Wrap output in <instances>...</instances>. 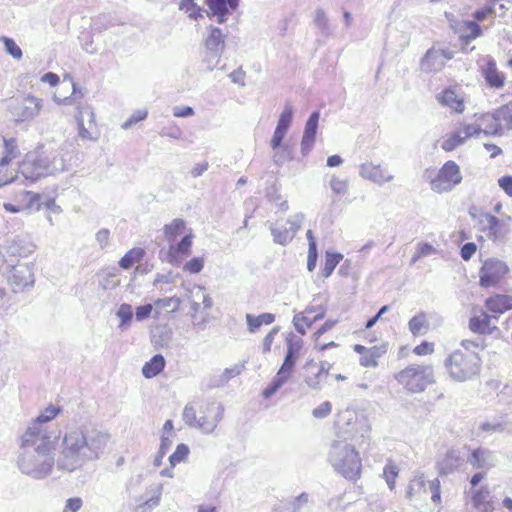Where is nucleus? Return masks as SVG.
<instances>
[{"label": "nucleus", "mask_w": 512, "mask_h": 512, "mask_svg": "<svg viewBox=\"0 0 512 512\" xmlns=\"http://www.w3.org/2000/svg\"><path fill=\"white\" fill-rule=\"evenodd\" d=\"M43 108V100L31 94H22L12 98L9 106L11 116L16 122H28L36 118Z\"/></svg>", "instance_id": "11"}, {"label": "nucleus", "mask_w": 512, "mask_h": 512, "mask_svg": "<svg viewBox=\"0 0 512 512\" xmlns=\"http://www.w3.org/2000/svg\"><path fill=\"white\" fill-rule=\"evenodd\" d=\"M486 219L487 226L485 231L487 232V236L493 241L503 239L512 230L511 216L503 215L502 217L498 218L488 214Z\"/></svg>", "instance_id": "23"}, {"label": "nucleus", "mask_w": 512, "mask_h": 512, "mask_svg": "<svg viewBox=\"0 0 512 512\" xmlns=\"http://www.w3.org/2000/svg\"><path fill=\"white\" fill-rule=\"evenodd\" d=\"M330 365L327 362L316 363L314 360H309L304 366L305 382L310 387H318L324 382L329 374Z\"/></svg>", "instance_id": "24"}, {"label": "nucleus", "mask_w": 512, "mask_h": 512, "mask_svg": "<svg viewBox=\"0 0 512 512\" xmlns=\"http://www.w3.org/2000/svg\"><path fill=\"white\" fill-rule=\"evenodd\" d=\"M2 43L5 46L6 51L15 59H20L22 57V50L21 48L16 44V42L8 38L6 36H2L0 38Z\"/></svg>", "instance_id": "49"}, {"label": "nucleus", "mask_w": 512, "mask_h": 512, "mask_svg": "<svg viewBox=\"0 0 512 512\" xmlns=\"http://www.w3.org/2000/svg\"><path fill=\"white\" fill-rule=\"evenodd\" d=\"M50 159L42 147L28 151L19 162L18 172L30 183L47 176L50 170Z\"/></svg>", "instance_id": "9"}, {"label": "nucleus", "mask_w": 512, "mask_h": 512, "mask_svg": "<svg viewBox=\"0 0 512 512\" xmlns=\"http://www.w3.org/2000/svg\"><path fill=\"white\" fill-rule=\"evenodd\" d=\"M326 311V307L323 305H308L302 312L293 317L295 329L298 333L305 335L315 322L325 317Z\"/></svg>", "instance_id": "16"}, {"label": "nucleus", "mask_w": 512, "mask_h": 512, "mask_svg": "<svg viewBox=\"0 0 512 512\" xmlns=\"http://www.w3.org/2000/svg\"><path fill=\"white\" fill-rule=\"evenodd\" d=\"M428 489L432 503L440 507L442 504L441 482L438 478L426 482L423 476L414 477L407 487V498L410 501L421 502L426 499Z\"/></svg>", "instance_id": "14"}, {"label": "nucleus", "mask_w": 512, "mask_h": 512, "mask_svg": "<svg viewBox=\"0 0 512 512\" xmlns=\"http://www.w3.org/2000/svg\"><path fill=\"white\" fill-rule=\"evenodd\" d=\"M485 461V451L481 448L474 449L468 458V462L475 469L484 467Z\"/></svg>", "instance_id": "48"}, {"label": "nucleus", "mask_w": 512, "mask_h": 512, "mask_svg": "<svg viewBox=\"0 0 512 512\" xmlns=\"http://www.w3.org/2000/svg\"><path fill=\"white\" fill-rule=\"evenodd\" d=\"M193 239L194 235L189 231L177 244L170 245L168 248L169 263L176 264L180 258L188 256L191 253Z\"/></svg>", "instance_id": "27"}, {"label": "nucleus", "mask_w": 512, "mask_h": 512, "mask_svg": "<svg viewBox=\"0 0 512 512\" xmlns=\"http://www.w3.org/2000/svg\"><path fill=\"white\" fill-rule=\"evenodd\" d=\"M78 134L82 140L95 141L100 136V129L95 121L93 110L88 105L78 107L76 115Z\"/></svg>", "instance_id": "15"}, {"label": "nucleus", "mask_w": 512, "mask_h": 512, "mask_svg": "<svg viewBox=\"0 0 512 512\" xmlns=\"http://www.w3.org/2000/svg\"><path fill=\"white\" fill-rule=\"evenodd\" d=\"M337 321L336 320H327L325 321L321 327L316 330L313 335H312V340L314 342V348L318 351H324L326 349H329V348H334L337 346V344L333 341V340H330V341H327V342H322L321 341V336L328 332L329 330H331L335 325H336Z\"/></svg>", "instance_id": "32"}, {"label": "nucleus", "mask_w": 512, "mask_h": 512, "mask_svg": "<svg viewBox=\"0 0 512 512\" xmlns=\"http://www.w3.org/2000/svg\"><path fill=\"white\" fill-rule=\"evenodd\" d=\"M471 500L473 506L481 512L494 511L493 502L490 498V492L486 487L474 490L471 495Z\"/></svg>", "instance_id": "31"}, {"label": "nucleus", "mask_w": 512, "mask_h": 512, "mask_svg": "<svg viewBox=\"0 0 512 512\" xmlns=\"http://www.w3.org/2000/svg\"><path fill=\"white\" fill-rule=\"evenodd\" d=\"M329 187L332 191L333 202H336L348 193L349 181L345 178H341L338 175H332L329 180Z\"/></svg>", "instance_id": "36"}, {"label": "nucleus", "mask_w": 512, "mask_h": 512, "mask_svg": "<svg viewBox=\"0 0 512 512\" xmlns=\"http://www.w3.org/2000/svg\"><path fill=\"white\" fill-rule=\"evenodd\" d=\"M221 418L218 405L207 401H193L183 410V420L192 428H198L205 433L214 431Z\"/></svg>", "instance_id": "4"}, {"label": "nucleus", "mask_w": 512, "mask_h": 512, "mask_svg": "<svg viewBox=\"0 0 512 512\" xmlns=\"http://www.w3.org/2000/svg\"><path fill=\"white\" fill-rule=\"evenodd\" d=\"M82 506V500L78 497L69 498L66 501L63 512H77Z\"/></svg>", "instance_id": "63"}, {"label": "nucleus", "mask_w": 512, "mask_h": 512, "mask_svg": "<svg viewBox=\"0 0 512 512\" xmlns=\"http://www.w3.org/2000/svg\"><path fill=\"white\" fill-rule=\"evenodd\" d=\"M165 359L162 355H154L148 362L142 367V373L145 378H153L160 374L165 367Z\"/></svg>", "instance_id": "35"}, {"label": "nucleus", "mask_w": 512, "mask_h": 512, "mask_svg": "<svg viewBox=\"0 0 512 512\" xmlns=\"http://www.w3.org/2000/svg\"><path fill=\"white\" fill-rule=\"evenodd\" d=\"M397 384L409 394H419L435 383L433 369L429 365L412 363L393 375Z\"/></svg>", "instance_id": "5"}, {"label": "nucleus", "mask_w": 512, "mask_h": 512, "mask_svg": "<svg viewBox=\"0 0 512 512\" xmlns=\"http://www.w3.org/2000/svg\"><path fill=\"white\" fill-rule=\"evenodd\" d=\"M162 136L179 139L182 135V131L175 123H170L167 127H164L161 131Z\"/></svg>", "instance_id": "56"}, {"label": "nucleus", "mask_w": 512, "mask_h": 512, "mask_svg": "<svg viewBox=\"0 0 512 512\" xmlns=\"http://www.w3.org/2000/svg\"><path fill=\"white\" fill-rule=\"evenodd\" d=\"M484 307L498 320L501 315L512 311V294L493 293L484 300Z\"/></svg>", "instance_id": "21"}, {"label": "nucleus", "mask_w": 512, "mask_h": 512, "mask_svg": "<svg viewBox=\"0 0 512 512\" xmlns=\"http://www.w3.org/2000/svg\"><path fill=\"white\" fill-rule=\"evenodd\" d=\"M0 198L3 199L2 205L5 211L12 214L20 212L31 213L39 211L42 208L53 212L60 209L59 206L56 205L54 196L27 191L19 184L8 186L4 190L3 196Z\"/></svg>", "instance_id": "2"}, {"label": "nucleus", "mask_w": 512, "mask_h": 512, "mask_svg": "<svg viewBox=\"0 0 512 512\" xmlns=\"http://www.w3.org/2000/svg\"><path fill=\"white\" fill-rule=\"evenodd\" d=\"M494 317L487 310L479 309L468 321L469 330L478 335H492L499 332L497 325L493 324Z\"/></svg>", "instance_id": "19"}, {"label": "nucleus", "mask_w": 512, "mask_h": 512, "mask_svg": "<svg viewBox=\"0 0 512 512\" xmlns=\"http://www.w3.org/2000/svg\"><path fill=\"white\" fill-rule=\"evenodd\" d=\"M424 178L435 193H447L455 189L463 181V175L458 163L447 160L439 169L427 168Z\"/></svg>", "instance_id": "6"}, {"label": "nucleus", "mask_w": 512, "mask_h": 512, "mask_svg": "<svg viewBox=\"0 0 512 512\" xmlns=\"http://www.w3.org/2000/svg\"><path fill=\"white\" fill-rule=\"evenodd\" d=\"M435 352V344L429 341H422L413 348V353L418 357L429 356Z\"/></svg>", "instance_id": "51"}, {"label": "nucleus", "mask_w": 512, "mask_h": 512, "mask_svg": "<svg viewBox=\"0 0 512 512\" xmlns=\"http://www.w3.org/2000/svg\"><path fill=\"white\" fill-rule=\"evenodd\" d=\"M306 236L308 239L307 268L309 271H313L317 263V244L313 232L311 230L307 231Z\"/></svg>", "instance_id": "42"}, {"label": "nucleus", "mask_w": 512, "mask_h": 512, "mask_svg": "<svg viewBox=\"0 0 512 512\" xmlns=\"http://www.w3.org/2000/svg\"><path fill=\"white\" fill-rule=\"evenodd\" d=\"M225 36L221 29L217 27H211L210 33L205 40V45L210 50H219L224 46Z\"/></svg>", "instance_id": "41"}, {"label": "nucleus", "mask_w": 512, "mask_h": 512, "mask_svg": "<svg viewBox=\"0 0 512 512\" xmlns=\"http://www.w3.org/2000/svg\"><path fill=\"white\" fill-rule=\"evenodd\" d=\"M436 99L441 106L450 109L456 114H462L465 111L464 94L456 86L444 88L437 94Z\"/></svg>", "instance_id": "20"}, {"label": "nucleus", "mask_w": 512, "mask_h": 512, "mask_svg": "<svg viewBox=\"0 0 512 512\" xmlns=\"http://www.w3.org/2000/svg\"><path fill=\"white\" fill-rule=\"evenodd\" d=\"M496 132L497 128L483 126L481 121L476 120L474 124L458 122L457 126L452 131L441 137L439 141L440 147L445 152H453L474 136H478L481 133L494 134Z\"/></svg>", "instance_id": "7"}, {"label": "nucleus", "mask_w": 512, "mask_h": 512, "mask_svg": "<svg viewBox=\"0 0 512 512\" xmlns=\"http://www.w3.org/2000/svg\"><path fill=\"white\" fill-rule=\"evenodd\" d=\"M299 349L300 346L297 344L290 343L288 345L285 359L276 376L262 391V397L264 399H269L291 378L298 358Z\"/></svg>", "instance_id": "12"}, {"label": "nucleus", "mask_w": 512, "mask_h": 512, "mask_svg": "<svg viewBox=\"0 0 512 512\" xmlns=\"http://www.w3.org/2000/svg\"><path fill=\"white\" fill-rule=\"evenodd\" d=\"M289 228L277 224L275 227L271 229V233L273 235V239L276 243L285 245L290 242L295 233L300 229V223L297 220L288 221Z\"/></svg>", "instance_id": "30"}, {"label": "nucleus", "mask_w": 512, "mask_h": 512, "mask_svg": "<svg viewBox=\"0 0 512 512\" xmlns=\"http://www.w3.org/2000/svg\"><path fill=\"white\" fill-rule=\"evenodd\" d=\"M64 449L61 452L59 466L62 469L74 470L78 463L79 452L87 446V437L82 430H72L64 436Z\"/></svg>", "instance_id": "10"}, {"label": "nucleus", "mask_w": 512, "mask_h": 512, "mask_svg": "<svg viewBox=\"0 0 512 512\" xmlns=\"http://www.w3.org/2000/svg\"><path fill=\"white\" fill-rule=\"evenodd\" d=\"M153 310V306L151 304L142 305L136 308V319L141 321L148 318Z\"/></svg>", "instance_id": "62"}, {"label": "nucleus", "mask_w": 512, "mask_h": 512, "mask_svg": "<svg viewBox=\"0 0 512 512\" xmlns=\"http://www.w3.org/2000/svg\"><path fill=\"white\" fill-rule=\"evenodd\" d=\"M204 267L203 258L195 257L189 260L183 267V269L191 274L199 273Z\"/></svg>", "instance_id": "54"}, {"label": "nucleus", "mask_w": 512, "mask_h": 512, "mask_svg": "<svg viewBox=\"0 0 512 512\" xmlns=\"http://www.w3.org/2000/svg\"><path fill=\"white\" fill-rule=\"evenodd\" d=\"M38 441L40 443L36 447V452L39 455H49L54 450V444L50 436L42 434L39 429L28 428L22 439V447L35 445Z\"/></svg>", "instance_id": "22"}, {"label": "nucleus", "mask_w": 512, "mask_h": 512, "mask_svg": "<svg viewBox=\"0 0 512 512\" xmlns=\"http://www.w3.org/2000/svg\"><path fill=\"white\" fill-rule=\"evenodd\" d=\"M210 10L209 17L215 16L218 23H224L230 10L238 7L239 0H206Z\"/></svg>", "instance_id": "26"}, {"label": "nucleus", "mask_w": 512, "mask_h": 512, "mask_svg": "<svg viewBox=\"0 0 512 512\" xmlns=\"http://www.w3.org/2000/svg\"><path fill=\"white\" fill-rule=\"evenodd\" d=\"M117 315L123 323L130 321L133 316L131 305L122 304L118 309Z\"/></svg>", "instance_id": "59"}, {"label": "nucleus", "mask_w": 512, "mask_h": 512, "mask_svg": "<svg viewBox=\"0 0 512 512\" xmlns=\"http://www.w3.org/2000/svg\"><path fill=\"white\" fill-rule=\"evenodd\" d=\"M471 346L478 345L473 341H462L461 348L453 351L445 359V369L454 381H468L479 375L481 371V357L470 349Z\"/></svg>", "instance_id": "3"}, {"label": "nucleus", "mask_w": 512, "mask_h": 512, "mask_svg": "<svg viewBox=\"0 0 512 512\" xmlns=\"http://www.w3.org/2000/svg\"><path fill=\"white\" fill-rule=\"evenodd\" d=\"M319 121V113L313 112L306 122L304 134L301 141V148L306 154L313 146Z\"/></svg>", "instance_id": "28"}, {"label": "nucleus", "mask_w": 512, "mask_h": 512, "mask_svg": "<svg viewBox=\"0 0 512 512\" xmlns=\"http://www.w3.org/2000/svg\"><path fill=\"white\" fill-rule=\"evenodd\" d=\"M179 8L185 11L190 18L197 19L202 16V10L196 5L195 0H181Z\"/></svg>", "instance_id": "46"}, {"label": "nucleus", "mask_w": 512, "mask_h": 512, "mask_svg": "<svg viewBox=\"0 0 512 512\" xmlns=\"http://www.w3.org/2000/svg\"><path fill=\"white\" fill-rule=\"evenodd\" d=\"M359 174L362 178L382 185L393 179V175L388 171L387 167L373 162L363 163L359 168Z\"/></svg>", "instance_id": "25"}, {"label": "nucleus", "mask_w": 512, "mask_h": 512, "mask_svg": "<svg viewBox=\"0 0 512 512\" xmlns=\"http://www.w3.org/2000/svg\"><path fill=\"white\" fill-rule=\"evenodd\" d=\"M275 320V316L271 313H263L258 316L247 314L246 321L251 332L257 331L262 325H270Z\"/></svg>", "instance_id": "40"}, {"label": "nucleus", "mask_w": 512, "mask_h": 512, "mask_svg": "<svg viewBox=\"0 0 512 512\" xmlns=\"http://www.w3.org/2000/svg\"><path fill=\"white\" fill-rule=\"evenodd\" d=\"M293 117V110L291 106H286L281 113L276 128L288 131Z\"/></svg>", "instance_id": "50"}, {"label": "nucleus", "mask_w": 512, "mask_h": 512, "mask_svg": "<svg viewBox=\"0 0 512 512\" xmlns=\"http://www.w3.org/2000/svg\"><path fill=\"white\" fill-rule=\"evenodd\" d=\"M145 256V251L143 248L134 247L128 250L125 255L119 260V266L128 270L132 268L135 264L139 263Z\"/></svg>", "instance_id": "38"}, {"label": "nucleus", "mask_w": 512, "mask_h": 512, "mask_svg": "<svg viewBox=\"0 0 512 512\" xmlns=\"http://www.w3.org/2000/svg\"><path fill=\"white\" fill-rule=\"evenodd\" d=\"M477 121H481L483 126L497 128V133L501 132L504 128H512V103L500 107L495 114L484 113L475 114Z\"/></svg>", "instance_id": "17"}, {"label": "nucleus", "mask_w": 512, "mask_h": 512, "mask_svg": "<svg viewBox=\"0 0 512 512\" xmlns=\"http://www.w3.org/2000/svg\"><path fill=\"white\" fill-rule=\"evenodd\" d=\"M398 475L399 467L395 463L389 462L385 465L383 469V477L391 490L396 486V479Z\"/></svg>", "instance_id": "43"}, {"label": "nucleus", "mask_w": 512, "mask_h": 512, "mask_svg": "<svg viewBox=\"0 0 512 512\" xmlns=\"http://www.w3.org/2000/svg\"><path fill=\"white\" fill-rule=\"evenodd\" d=\"M353 350L359 355V363L365 368H375L379 364V360L388 352V343H381L371 347L361 344L353 346Z\"/></svg>", "instance_id": "18"}, {"label": "nucleus", "mask_w": 512, "mask_h": 512, "mask_svg": "<svg viewBox=\"0 0 512 512\" xmlns=\"http://www.w3.org/2000/svg\"><path fill=\"white\" fill-rule=\"evenodd\" d=\"M287 131L276 128L271 139V147L273 150H276L280 147Z\"/></svg>", "instance_id": "61"}, {"label": "nucleus", "mask_w": 512, "mask_h": 512, "mask_svg": "<svg viewBox=\"0 0 512 512\" xmlns=\"http://www.w3.org/2000/svg\"><path fill=\"white\" fill-rule=\"evenodd\" d=\"M343 256L339 253H329L325 255V263L323 268V276L328 277L332 274L335 267L342 260Z\"/></svg>", "instance_id": "44"}, {"label": "nucleus", "mask_w": 512, "mask_h": 512, "mask_svg": "<svg viewBox=\"0 0 512 512\" xmlns=\"http://www.w3.org/2000/svg\"><path fill=\"white\" fill-rule=\"evenodd\" d=\"M299 349L300 346L297 344L290 343L288 345L285 359L276 376L262 391V397L264 399H269L291 378L298 358Z\"/></svg>", "instance_id": "13"}, {"label": "nucleus", "mask_w": 512, "mask_h": 512, "mask_svg": "<svg viewBox=\"0 0 512 512\" xmlns=\"http://www.w3.org/2000/svg\"><path fill=\"white\" fill-rule=\"evenodd\" d=\"M155 305V317L159 318L162 315L171 314L177 312L181 305L179 297H167L158 299L154 303Z\"/></svg>", "instance_id": "34"}, {"label": "nucleus", "mask_w": 512, "mask_h": 512, "mask_svg": "<svg viewBox=\"0 0 512 512\" xmlns=\"http://www.w3.org/2000/svg\"><path fill=\"white\" fill-rule=\"evenodd\" d=\"M464 29L466 31V34L464 35L466 42L474 40L482 34L481 27L475 21L465 22Z\"/></svg>", "instance_id": "47"}, {"label": "nucleus", "mask_w": 512, "mask_h": 512, "mask_svg": "<svg viewBox=\"0 0 512 512\" xmlns=\"http://www.w3.org/2000/svg\"><path fill=\"white\" fill-rule=\"evenodd\" d=\"M460 456L455 450H448L436 463V469L441 476H447L456 471L460 464Z\"/></svg>", "instance_id": "29"}, {"label": "nucleus", "mask_w": 512, "mask_h": 512, "mask_svg": "<svg viewBox=\"0 0 512 512\" xmlns=\"http://www.w3.org/2000/svg\"><path fill=\"white\" fill-rule=\"evenodd\" d=\"M186 230V223L183 219L176 218L170 223L164 225L163 235L168 242H173L178 236Z\"/></svg>", "instance_id": "37"}, {"label": "nucleus", "mask_w": 512, "mask_h": 512, "mask_svg": "<svg viewBox=\"0 0 512 512\" xmlns=\"http://www.w3.org/2000/svg\"><path fill=\"white\" fill-rule=\"evenodd\" d=\"M148 115V111L147 110H137L135 111L123 124H122V128L123 129H128L134 125H136L137 123H139L140 121H143L144 119H146Z\"/></svg>", "instance_id": "53"}, {"label": "nucleus", "mask_w": 512, "mask_h": 512, "mask_svg": "<svg viewBox=\"0 0 512 512\" xmlns=\"http://www.w3.org/2000/svg\"><path fill=\"white\" fill-rule=\"evenodd\" d=\"M332 405L329 401L322 402L318 407L314 408L312 414L315 418H325L330 415Z\"/></svg>", "instance_id": "55"}, {"label": "nucleus", "mask_w": 512, "mask_h": 512, "mask_svg": "<svg viewBox=\"0 0 512 512\" xmlns=\"http://www.w3.org/2000/svg\"><path fill=\"white\" fill-rule=\"evenodd\" d=\"M408 328L413 336H420L425 334L429 328L426 314L420 312L412 317L408 322Z\"/></svg>", "instance_id": "39"}, {"label": "nucleus", "mask_w": 512, "mask_h": 512, "mask_svg": "<svg viewBox=\"0 0 512 512\" xmlns=\"http://www.w3.org/2000/svg\"><path fill=\"white\" fill-rule=\"evenodd\" d=\"M441 53L444 57H446L447 59H450L452 57L451 53L450 52H445V51H438V50H435V49H430L427 51V53L425 54L424 56V59H423V63L424 64H427L429 65V63L434 60L435 58H437L438 54Z\"/></svg>", "instance_id": "60"}, {"label": "nucleus", "mask_w": 512, "mask_h": 512, "mask_svg": "<svg viewBox=\"0 0 512 512\" xmlns=\"http://www.w3.org/2000/svg\"><path fill=\"white\" fill-rule=\"evenodd\" d=\"M476 251H477V246L475 243H473V242L466 243L461 247V250H460L461 258L465 261H469L473 257V255L476 253Z\"/></svg>", "instance_id": "57"}, {"label": "nucleus", "mask_w": 512, "mask_h": 512, "mask_svg": "<svg viewBox=\"0 0 512 512\" xmlns=\"http://www.w3.org/2000/svg\"><path fill=\"white\" fill-rule=\"evenodd\" d=\"M492 14H494V8L492 6H487L480 10H477L474 13V18L478 21H483Z\"/></svg>", "instance_id": "64"}, {"label": "nucleus", "mask_w": 512, "mask_h": 512, "mask_svg": "<svg viewBox=\"0 0 512 512\" xmlns=\"http://www.w3.org/2000/svg\"><path fill=\"white\" fill-rule=\"evenodd\" d=\"M499 187L512 198V176L505 175L498 179Z\"/></svg>", "instance_id": "58"}, {"label": "nucleus", "mask_w": 512, "mask_h": 512, "mask_svg": "<svg viewBox=\"0 0 512 512\" xmlns=\"http://www.w3.org/2000/svg\"><path fill=\"white\" fill-rule=\"evenodd\" d=\"M370 445V440L363 435L352 442L337 440L332 443L330 462L334 470L349 481L356 482L362 475V459L356 445Z\"/></svg>", "instance_id": "1"}, {"label": "nucleus", "mask_w": 512, "mask_h": 512, "mask_svg": "<svg viewBox=\"0 0 512 512\" xmlns=\"http://www.w3.org/2000/svg\"><path fill=\"white\" fill-rule=\"evenodd\" d=\"M483 76L490 87L499 89L505 84V75L498 70L493 60L486 64L483 70Z\"/></svg>", "instance_id": "33"}, {"label": "nucleus", "mask_w": 512, "mask_h": 512, "mask_svg": "<svg viewBox=\"0 0 512 512\" xmlns=\"http://www.w3.org/2000/svg\"><path fill=\"white\" fill-rule=\"evenodd\" d=\"M61 409L54 405H49L44 411L36 418L37 423H45L53 420L60 413Z\"/></svg>", "instance_id": "52"}, {"label": "nucleus", "mask_w": 512, "mask_h": 512, "mask_svg": "<svg viewBox=\"0 0 512 512\" xmlns=\"http://www.w3.org/2000/svg\"><path fill=\"white\" fill-rule=\"evenodd\" d=\"M511 268L498 257H488L481 261L478 269V285L482 289L501 287L510 277Z\"/></svg>", "instance_id": "8"}, {"label": "nucleus", "mask_w": 512, "mask_h": 512, "mask_svg": "<svg viewBox=\"0 0 512 512\" xmlns=\"http://www.w3.org/2000/svg\"><path fill=\"white\" fill-rule=\"evenodd\" d=\"M189 452V447L186 444H179L176 447V450L169 457L170 465L175 467L177 464L185 461L189 455Z\"/></svg>", "instance_id": "45"}]
</instances>
